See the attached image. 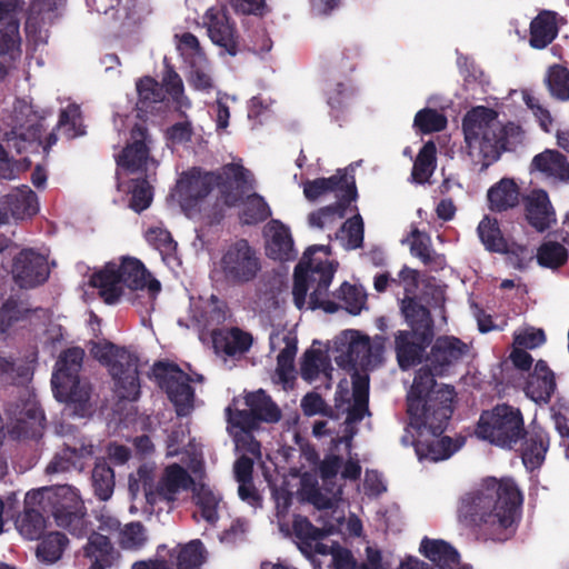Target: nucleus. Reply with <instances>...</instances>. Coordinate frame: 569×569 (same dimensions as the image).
<instances>
[{
    "mask_svg": "<svg viewBox=\"0 0 569 569\" xmlns=\"http://www.w3.org/2000/svg\"><path fill=\"white\" fill-rule=\"evenodd\" d=\"M468 351V346L453 336L438 337L407 395V412L413 427H429L433 433L447 429L453 413L455 388L438 387L435 377L445 375Z\"/></svg>",
    "mask_w": 569,
    "mask_h": 569,
    "instance_id": "nucleus-1",
    "label": "nucleus"
},
{
    "mask_svg": "<svg viewBox=\"0 0 569 569\" xmlns=\"http://www.w3.org/2000/svg\"><path fill=\"white\" fill-rule=\"evenodd\" d=\"M522 501V493L511 478L487 477L460 497L457 518L479 538L505 542L516 533Z\"/></svg>",
    "mask_w": 569,
    "mask_h": 569,
    "instance_id": "nucleus-2",
    "label": "nucleus"
},
{
    "mask_svg": "<svg viewBox=\"0 0 569 569\" xmlns=\"http://www.w3.org/2000/svg\"><path fill=\"white\" fill-rule=\"evenodd\" d=\"M496 110L478 106L470 109L462 119V131L467 153L480 170L488 169L508 148V138L518 132L513 123L506 126L497 121Z\"/></svg>",
    "mask_w": 569,
    "mask_h": 569,
    "instance_id": "nucleus-3",
    "label": "nucleus"
},
{
    "mask_svg": "<svg viewBox=\"0 0 569 569\" xmlns=\"http://www.w3.org/2000/svg\"><path fill=\"white\" fill-rule=\"evenodd\" d=\"M320 250H325V247H309L295 267L293 302L299 310L303 309L308 290L312 288L309 297V308L311 310L322 309L327 313H335L339 310V305L326 299V297L328 296V289L332 282L336 269L328 260L315 261L312 256Z\"/></svg>",
    "mask_w": 569,
    "mask_h": 569,
    "instance_id": "nucleus-4",
    "label": "nucleus"
},
{
    "mask_svg": "<svg viewBox=\"0 0 569 569\" xmlns=\"http://www.w3.org/2000/svg\"><path fill=\"white\" fill-rule=\"evenodd\" d=\"M56 525L78 538L87 535V510L79 493L70 486L40 488L29 495Z\"/></svg>",
    "mask_w": 569,
    "mask_h": 569,
    "instance_id": "nucleus-5",
    "label": "nucleus"
},
{
    "mask_svg": "<svg viewBox=\"0 0 569 569\" xmlns=\"http://www.w3.org/2000/svg\"><path fill=\"white\" fill-rule=\"evenodd\" d=\"M91 353L108 369L120 400L136 401L140 396L139 357L111 341L94 342Z\"/></svg>",
    "mask_w": 569,
    "mask_h": 569,
    "instance_id": "nucleus-6",
    "label": "nucleus"
},
{
    "mask_svg": "<svg viewBox=\"0 0 569 569\" xmlns=\"http://www.w3.org/2000/svg\"><path fill=\"white\" fill-rule=\"evenodd\" d=\"M476 435L502 449H513L528 435L522 412L508 403H498L480 413Z\"/></svg>",
    "mask_w": 569,
    "mask_h": 569,
    "instance_id": "nucleus-7",
    "label": "nucleus"
},
{
    "mask_svg": "<svg viewBox=\"0 0 569 569\" xmlns=\"http://www.w3.org/2000/svg\"><path fill=\"white\" fill-rule=\"evenodd\" d=\"M262 270L258 250L247 239H237L226 246L214 272L230 287H242L253 282Z\"/></svg>",
    "mask_w": 569,
    "mask_h": 569,
    "instance_id": "nucleus-8",
    "label": "nucleus"
},
{
    "mask_svg": "<svg viewBox=\"0 0 569 569\" xmlns=\"http://www.w3.org/2000/svg\"><path fill=\"white\" fill-rule=\"evenodd\" d=\"M83 359L84 350L80 347L60 352L51 378L52 391L59 402L83 407L89 401V388L80 380Z\"/></svg>",
    "mask_w": 569,
    "mask_h": 569,
    "instance_id": "nucleus-9",
    "label": "nucleus"
},
{
    "mask_svg": "<svg viewBox=\"0 0 569 569\" xmlns=\"http://www.w3.org/2000/svg\"><path fill=\"white\" fill-rule=\"evenodd\" d=\"M46 111H37L32 104L21 106L18 114L16 116V124L6 133V141L9 147L22 153L27 149V144L38 142L43 148L46 153L49 152L52 146L58 141L54 131L50 132L46 140L42 141L43 120L46 119Z\"/></svg>",
    "mask_w": 569,
    "mask_h": 569,
    "instance_id": "nucleus-10",
    "label": "nucleus"
},
{
    "mask_svg": "<svg viewBox=\"0 0 569 569\" xmlns=\"http://www.w3.org/2000/svg\"><path fill=\"white\" fill-rule=\"evenodd\" d=\"M213 172L214 187L219 191L223 207L239 206L243 197L254 188L252 173L240 163L230 162Z\"/></svg>",
    "mask_w": 569,
    "mask_h": 569,
    "instance_id": "nucleus-11",
    "label": "nucleus"
},
{
    "mask_svg": "<svg viewBox=\"0 0 569 569\" xmlns=\"http://www.w3.org/2000/svg\"><path fill=\"white\" fill-rule=\"evenodd\" d=\"M154 379L159 387L167 393L169 400L179 408L192 402L193 389L190 386L189 376L177 363L157 361L152 367Z\"/></svg>",
    "mask_w": 569,
    "mask_h": 569,
    "instance_id": "nucleus-12",
    "label": "nucleus"
},
{
    "mask_svg": "<svg viewBox=\"0 0 569 569\" xmlns=\"http://www.w3.org/2000/svg\"><path fill=\"white\" fill-rule=\"evenodd\" d=\"M477 233L487 251L508 254L516 268L522 269L525 267V262L528 258L527 247L516 242H509L503 237L496 218L485 216L478 224Z\"/></svg>",
    "mask_w": 569,
    "mask_h": 569,
    "instance_id": "nucleus-13",
    "label": "nucleus"
},
{
    "mask_svg": "<svg viewBox=\"0 0 569 569\" xmlns=\"http://www.w3.org/2000/svg\"><path fill=\"white\" fill-rule=\"evenodd\" d=\"M203 24L213 44L231 57L238 54L241 37L234 20L226 10L209 8L203 16Z\"/></svg>",
    "mask_w": 569,
    "mask_h": 569,
    "instance_id": "nucleus-14",
    "label": "nucleus"
},
{
    "mask_svg": "<svg viewBox=\"0 0 569 569\" xmlns=\"http://www.w3.org/2000/svg\"><path fill=\"white\" fill-rule=\"evenodd\" d=\"M214 188V172L200 167L183 171L176 184V192L182 209H194Z\"/></svg>",
    "mask_w": 569,
    "mask_h": 569,
    "instance_id": "nucleus-15",
    "label": "nucleus"
},
{
    "mask_svg": "<svg viewBox=\"0 0 569 569\" xmlns=\"http://www.w3.org/2000/svg\"><path fill=\"white\" fill-rule=\"evenodd\" d=\"M152 138L143 123H136L130 130V140L118 154L117 166L130 173L146 171L150 159Z\"/></svg>",
    "mask_w": 569,
    "mask_h": 569,
    "instance_id": "nucleus-16",
    "label": "nucleus"
},
{
    "mask_svg": "<svg viewBox=\"0 0 569 569\" xmlns=\"http://www.w3.org/2000/svg\"><path fill=\"white\" fill-rule=\"evenodd\" d=\"M49 273L47 258L33 249H23L13 259L12 274L21 288L42 284Z\"/></svg>",
    "mask_w": 569,
    "mask_h": 569,
    "instance_id": "nucleus-17",
    "label": "nucleus"
},
{
    "mask_svg": "<svg viewBox=\"0 0 569 569\" xmlns=\"http://www.w3.org/2000/svg\"><path fill=\"white\" fill-rule=\"evenodd\" d=\"M433 337L416 331L398 330L395 335V351L400 369L419 365Z\"/></svg>",
    "mask_w": 569,
    "mask_h": 569,
    "instance_id": "nucleus-18",
    "label": "nucleus"
},
{
    "mask_svg": "<svg viewBox=\"0 0 569 569\" xmlns=\"http://www.w3.org/2000/svg\"><path fill=\"white\" fill-rule=\"evenodd\" d=\"M123 287L132 291L147 290L149 298L154 300L161 291V283L153 278L146 266L137 258L123 257L117 263Z\"/></svg>",
    "mask_w": 569,
    "mask_h": 569,
    "instance_id": "nucleus-19",
    "label": "nucleus"
},
{
    "mask_svg": "<svg viewBox=\"0 0 569 569\" xmlns=\"http://www.w3.org/2000/svg\"><path fill=\"white\" fill-rule=\"evenodd\" d=\"M409 419L411 420L410 416ZM409 426L418 432V438L413 440L412 445L419 460H445L457 450V447L453 445L450 437L445 436L438 438L445 432V430L441 433H433L427 426L417 428L412 426L411 421L409 422Z\"/></svg>",
    "mask_w": 569,
    "mask_h": 569,
    "instance_id": "nucleus-20",
    "label": "nucleus"
},
{
    "mask_svg": "<svg viewBox=\"0 0 569 569\" xmlns=\"http://www.w3.org/2000/svg\"><path fill=\"white\" fill-rule=\"evenodd\" d=\"M557 383L553 371L547 361L540 359L536 362L533 371L529 373L525 392L537 403H548L555 393Z\"/></svg>",
    "mask_w": 569,
    "mask_h": 569,
    "instance_id": "nucleus-21",
    "label": "nucleus"
},
{
    "mask_svg": "<svg viewBox=\"0 0 569 569\" xmlns=\"http://www.w3.org/2000/svg\"><path fill=\"white\" fill-rule=\"evenodd\" d=\"M350 340L346 350H342L335 357L338 367L347 371H356L358 366H368L371 362V342L367 336H361L358 331L350 330Z\"/></svg>",
    "mask_w": 569,
    "mask_h": 569,
    "instance_id": "nucleus-22",
    "label": "nucleus"
},
{
    "mask_svg": "<svg viewBox=\"0 0 569 569\" xmlns=\"http://www.w3.org/2000/svg\"><path fill=\"white\" fill-rule=\"evenodd\" d=\"M419 550L437 569H470L468 566L460 567L459 552L445 540L425 537Z\"/></svg>",
    "mask_w": 569,
    "mask_h": 569,
    "instance_id": "nucleus-23",
    "label": "nucleus"
},
{
    "mask_svg": "<svg viewBox=\"0 0 569 569\" xmlns=\"http://www.w3.org/2000/svg\"><path fill=\"white\" fill-rule=\"evenodd\" d=\"M90 286L99 290V296L107 305L117 303L123 295V284L117 262L110 261L90 278Z\"/></svg>",
    "mask_w": 569,
    "mask_h": 569,
    "instance_id": "nucleus-24",
    "label": "nucleus"
},
{
    "mask_svg": "<svg viewBox=\"0 0 569 569\" xmlns=\"http://www.w3.org/2000/svg\"><path fill=\"white\" fill-rule=\"evenodd\" d=\"M93 455L91 443H82L79 448L64 446L58 451L46 468L47 473H58L71 470L82 471Z\"/></svg>",
    "mask_w": 569,
    "mask_h": 569,
    "instance_id": "nucleus-25",
    "label": "nucleus"
},
{
    "mask_svg": "<svg viewBox=\"0 0 569 569\" xmlns=\"http://www.w3.org/2000/svg\"><path fill=\"white\" fill-rule=\"evenodd\" d=\"M358 198L355 178H351V183L347 187L346 193L339 196V200L332 204L319 208L308 216L310 227L323 229L326 224L332 223L338 218L346 216L347 209L352 201Z\"/></svg>",
    "mask_w": 569,
    "mask_h": 569,
    "instance_id": "nucleus-26",
    "label": "nucleus"
},
{
    "mask_svg": "<svg viewBox=\"0 0 569 569\" xmlns=\"http://www.w3.org/2000/svg\"><path fill=\"white\" fill-rule=\"evenodd\" d=\"M191 477L187 470L178 463L168 466L157 482L156 505L159 502L172 503L181 489L188 487Z\"/></svg>",
    "mask_w": 569,
    "mask_h": 569,
    "instance_id": "nucleus-27",
    "label": "nucleus"
},
{
    "mask_svg": "<svg viewBox=\"0 0 569 569\" xmlns=\"http://www.w3.org/2000/svg\"><path fill=\"white\" fill-rule=\"evenodd\" d=\"M211 338L216 352H222L230 357L247 352L253 342L251 333L238 327L214 329Z\"/></svg>",
    "mask_w": 569,
    "mask_h": 569,
    "instance_id": "nucleus-28",
    "label": "nucleus"
},
{
    "mask_svg": "<svg viewBox=\"0 0 569 569\" xmlns=\"http://www.w3.org/2000/svg\"><path fill=\"white\" fill-rule=\"evenodd\" d=\"M267 256L272 260L288 261L296 258L290 230L279 220H271L267 228Z\"/></svg>",
    "mask_w": 569,
    "mask_h": 569,
    "instance_id": "nucleus-29",
    "label": "nucleus"
},
{
    "mask_svg": "<svg viewBox=\"0 0 569 569\" xmlns=\"http://www.w3.org/2000/svg\"><path fill=\"white\" fill-rule=\"evenodd\" d=\"M526 218L528 223L539 232L546 231L556 222V212L545 190L533 192L528 199Z\"/></svg>",
    "mask_w": 569,
    "mask_h": 569,
    "instance_id": "nucleus-30",
    "label": "nucleus"
},
{
    "mask_svg": "<svg viewBox=\"0 0 569 569\" xmlns=\"http://www.w3.org/2000/svg\"><path fill=\"white\" fill-rule=\"evenodd\" d=\"M2 206L7 211L8 220L32 217L38 211L37 194L28 187L22 186L1 197Z\"/></svg>",
    "mask_w": 569,
    "mask_h": 569,
    "instance_id": "nucleus-31",
    "label": "nucleus"
},
{
    "mask_svg": "<svg viewBox=\"0 0 569 569\" xmlns=\"http://www.w3.org/2000/svg\"><path fill=\"white\" fill-rule=\"evenodd\" d=\"M29 495H32V492L27 493V496ZM44 515L46 512L32 498L26 497L24 509L16 520V527L20 535L29 540L40 539L47 527Z\"/></svg>",
    "mask_w": 569,
    "mask_h": 569,
    "instance_id": "nucleus-32",
    "label": "nucleus"
},
{
    "mask_svg": "<svg viewBox=\"0 0 569 569\" xmlns=\"http://www.w3.org/2000/svg\"><path fill=\"white\" fill-rule=\"evenodd\" d=\"M244 405L250 408L259 428L262 422L277 423L282 418L280 408L263 389L247 393Z\"/></svg>",
    "mask_w": 569,
    "mask_h": 569,
    "instance_id": "nucleus-33",
    "label": "nucleus"
},
{
    "mask_svg": "<svg viewBox=\"0 0 569 569\" xmlns=\"http://www.w3.org/2000/svg\"><path fill=\"white\" fill-rule=\"evenodd\" d=\"M280 341L284 343V348L277 357L276 372L282 382H288L293 378L292 372L295 371V358L298 350V340L297 337L291 336L290 333L282 336L279 333H272L270 336V346L272 349H274L276 345Z\"/></svg>",
    "mask_w": 569,
    "mask_h": 569,
    "instance_id": "nucleus-34",
    "label": "nucleus"
},
{
    "mask_svg": "<svg viewBox=\"0 0 569 569\" xmlns=\"http://www.w3.org/2000/svg\"><path fill=\"white\" fill-rule=\"evenodd\" d=\"M400 309L406 322L411 328L410 331L433 337V320L427 307L419 303L415 298L405 297L401 300Z\"/></svg>",
    "mask_w": 569,
    "mask_h": 569,
    "instance_id": "nucleus-35",
    "label": "nucleus"
},
{
    "mask_svg": "<svg viewBox=\"0 0 569 569\" xmlns=\"http://www.w3.org/2000/svg\"><path fill=\"white\" fill-rule=\"evenodd\" d=\"M531 166L549 177L569 183V162L567 157L557 150L547 149L536 154Z\"/></svg>",
    "mask_w": 569,
    "mask_h": 569,
    "instance_id": "nucleus-36",
    "label": "nucleus"
},
{
    "mask_svg": "<svg viewBox=\"0 0 569 569\" xmlns=\"http://www.w3.org/2000/svg\"><path fill=\"white\" fill-rule=\"evenodd\" d=\"M156 466L151 463H142L136 472L129 476V491L133 498L142 493L146 502L156 506Z\"/></svg>",
    "mask_w": 569,
    "mask_h": 569,
    "instance_id": "nucleus-37",
    "label": "nucleus"
},
{
    "mask_svg": "<svg viewBox=\"0 0 569 569\" xmlns=\"http://www.w3.org/2000/svg\"><path fill=\"white\" fill-rule=\"evenodd\" d=\"M520 191L517 183L503 178L488 190V202L491 211L502 212L519 203Z\"/></svg>",
    "mask_w": 569,
    "mask_h": 569,
    "instance_id": "nucleus-38",
    "label": "nucleus"
},
{
    "mask_svg": "<svg viewBox=\"0 0 569 569\" xmlns=\"http://www.w3.org/2000/svg\"><path fill=\"white\" fill-rule=\"evenodd\" d=\"M558 34L556 13L542 11L530 23V46L543 49L550 44Z\"/></svg>",
    "mask_w": 569,
    "mask_h": 569,
    "instance_id": "nucleus-39",
    "label": "nucleus"
},
{
    "mask_svg": "<svg viewBox=\"0 0 569 569\" xmlns=\"http://www.w3.org/2000/svg\"><path fill=\"white\" fill-rule=\"evenodd\" d=\"M351 178L355 177H349L346 172H341L339 170L337 174L329 178L309 180L303 184L305 197L310 201H315L319 197L331 191L346 193L347 187L351 183Z\"/></svg>",
    "mask_w": 569,
    "mask_h": 569,
    "instance_id": "nucleus-40",
    "label": "nucleus"
},
{
    "mask_svg": "<svg viewBox=\"0 0 569 569\" xmlns=\"http://www.w3.org/2000/svg\"><path fill=\"white\" fill-rule=\"evenodd\" d=\"M521 459L527 469L535 470L543 461L549 448V438L542 432L528 433L522 440Z\"/></svg>",
    "mask_w": 569,
    "mask_h": 569,
    "instance_id": "nucleus-41",
    "label": "nucleus"
},
{
    "mask_svg": "<svg viewBox=\"0 0 569 569\" xmlns=\"http://www.w3.org/2000/svg\"><path fill=\"white\" fill-rule=\"evenodd\" d=\"M138 101L136 103L138 114L152 113L157 104L164 99L162 86L153 78L146 76L137 81Z\"/></svg>",
    "mask_w": 569,
    "mask_h": 569,
    "instance_id": "nucleus-42",
    "label": "nucleus"
},
{
    "mask_svg": "<svg viewBox=\"0 0 569 569\" xmlns=\"http://www.w3.org/2000/svg\"><path fill=\"white\" fill-rule=\"evenodd\" d=\"M91 486L100 501H107L114 491L116 478L113 468L104 458H98L91 472Z\"/></svg>",
    "mask_w": 569,
    "mask_h": 569,
    "instance_id": "nucleus-43",
    "label": "nucleus"
},
{
    "mask_svg": "<svg viewBox=\"0 0 569 569\" xmlns=\"http://www.w3.org/2000/svg\"><path fill=\"white\" fill-rule=\"evenodd\" d=\"M171 565L177 569H199L204 561L203 545L199 539L179 546L169 552Z\"/></svg>",
    "mask_w": 569,
    "mask_h": 569,
    "instance_id": "nucleus-44",
    "label": "nucleus"
},
{
    "mask_svg": "<svg viewBox=\"0 0 569 569\" xmlns=\"http://www.w3.org/2000/svg\"><path fill=\"white\" fill-rule=\"evenodd\" d=\"M241 203L243 204L242 210L240 211V220L242 224L256 226L266 221L272 214L264 198L257 192H252L246 198L243 197Z\"/></svg>",
    "mask_w": 569,
    "mask_h": 569,
    "instance_id": "nucleus-45",
    "label": "nucleus"
},
{
    "mask_svg": "<svg viewBox=\"0 0 569 569\" xmlns=\"http://www.w3.org/2000/svg\"><path fill=\"white\" fill-rule=\"evenodd\" d=\"M114 549L109 537L102 532H92L84 547V555L93 559L92 563H100L103 569L111 566Z\"/></svg>",
    "mask_w": 569,
    "mask_h": 569,
    "instance_id": "nucleus-46",
    "label": "nucleus"
},
{
    "mask_svg": "<svg viewBox=\"0 0 569 569\" xmlns=\"http://www.w3.org/2000/svg\"><path fill=\"white\" fill-rule=\"evenodd\" d=\"M69 539L67 536L59 531L49 532L43 536L37 547V557L39 560L47 563H54L61 559Z\"/></svg>",
    "mask_w": 569,
    "mask_h": 569,
    "instance_id": "nucleus-47",
    "label": "nucleus"
},
{
    "mask_svg": "<svg viewBox=\"0 0 569 569\" xmlns=\"http://www.w3.org/2000/svg\"><path fill=\"white\" fill-rule=\"evenodd\" d=\"M236 402V400H233ZM234 403L229 405L224 409L226 420H227V430L229 433H233V430H238L244 435H250L254 430H258L259 427L251 413L250 408L239 409L233 407Z\"/></svg>",
    "mask_w": 569,
    "mask_h": 569,
    "instance_id": "nucleus-48",
    "label": "nucleus"
},
{
    "mask_svg": "<svg viewBox=\"0 0 569 569\" xmlns=\"http://www.w3.org/2000/svg\"><path fill=\"white\" fill-rule=\"evenodd\" d=\"M437 148L433 141L426 142L419 150L412 167V178L419 183L426 182L436 164Z\"/></svg>",
    "mask_w": 569,
    "mask_h": 569,
    "instance_id": "nucleus-49",
    "label": "nucleus"
},
{
    "mask_svg": "<svg viewBox=\"0 0 569 569\" xmlns=\"http://www.w3.org/2000/svg\"><path fill=\"white\" fill-rule=\"evenodd\" d=\"M545 82L550 94L561 101L569 99V69L553 64L548 69Z\"/></svg>",
    "mask_w": 569,
    "mask_h": 569,
    "instance_id": "nucleus-50",
    "label": "nucleus"
},
{
    "mask_svg": "<svg viewBox=\"0 0 569 569\" xmlns=\"http://www.w3.org/2000/svg\"><path fill=\"white\" fill-rule=\"evenodd\" d=\"M569 252L565 246L556 241L543 242L537 252L538 263L550 269H558L567 263Z\"/></svg>",
    "mask_w": 569,
    "mask_h": 569,
    "instance_id": "nucleus-51",
    "label": "nucleus"
},
{
    "mask_svg": "<svg viewBox=\"0 0 569 569\" xmlns=\"http://www.w3.org/2000/svg\"><path fill=\"white\" fill-rule=\"evenodd\" d=\"M447 123L446 116L431 108L419 110L413 119V127L423 134L439 132L447 127Z\"/></svg>",
    "mask_w": 569,
    "mask_h": 569,
    "instance_id": "nucleus-52",
    "label": "nucleus"
},
{
    "mask_svg": "<svg viewBox=\"0 0 569 569\" xmlns=\"http://www.w3.org/2000/svg\"><path fill=\"white\" fill-rule=\"evenodd\" d=\"M19 28V21H11L0 29V56H9L12 60L21 56Z\"/></svg>",
    "mask_w": 569,
    "mask_h": 569,
    "instance_id": "nucleus-53",
    "label": "nucleus"
},
{
    "mask_svg": "<svg viewBox=\"0 0 569 569\" xmlns=\"http://www.w3.org/2000/svg\"><path fill=\"white\" fill-rule=\"evenodd\" d=\"M129 207L137 213L148 209L153 199L152 187L147 178L132 179L130 184Z\"/></svg>",
    "mask_w": 569,
    "mask_h": 569,
    "instance_id": "nucleus-54",
    "label": "nucleus"
},
{
    "mask_svg": "<svg viewBox=\"0 0 569 569\" xmlns=\"http://www.w3.org/2000/svg\"><path fill=\"white\" fill-rule=\"evenodd\" d=\"M161 86L179 108H189L191 106L190 100L183 94L182 79L173 67L166 66Z\"/></svg>",
    "mask_w": 569,
    "mask_h": 569,
    "instance_id": "nucleus-55",
    "label": "nucleus"
},
{
    "mask_svg": "<svg viewBox=\"0 0 569 569\" xmlns=\"http://www.w3.org/2000/svg\"><path fill=\"white\" fill-rule=\"evenodd\" d=\"M342 467V458L337 455L326 456L320 462L319 472L325 488L335 497L342 493V489L338 487L335 491V479Z\"/></svg>",
    "mask_w": 569,
    "mask_h": 569,
    "instance_id": "nucleus-56",
    "label": "nucleus"
},
{
    "mask_svg": "<svg viewBox=\"0 0 569 569\" xmlns=\"http://www.w3.org/2000/svg\"><path fill=\"white\" fill-rule=\"evenodd\" d=\"M147 542L144 526L139 521L127 523L119 536V545L123 549L138 550Z\"/></svg>",
    "mask_w": 569,
    "mask_h": 569,
    "instance_id": "nucleus-57",
    "label": "nucleus"
},
{
    "mask_svg": "<svg viewBox=\"0 0 569 569\" xmlns=\"http://www.w3.org/2000/svg\"><path fill=\"white\" fill-rule=\"evenodd\" d=\"M29 310L22 309L14 297H9L0 307V333H7L13 323L27 317Z\"/></svg>",
    "mask_w": 569,
    "mask_h": 569,
    "instance_id": "nucleus-58",
    "label": "nucleus"
},
{
    "mask_svg": "<svg viewBox=\"0 0 569 569\" xmlns=\"http://www.w3.org/2000/svg\"><path fill=\"white\" fill-rule=\"evenodd\" d=\"M335 296L345 302L346 310L351 315H359L366 303V295L357 286L349 282H343L335 292Z\"/></svg>",
    "mask_w": 569,
    "mask_h": 569,
    "instance_id": "nucleus-59",
    "label": "nucleus"
},
{
    "mask_svg": "<svg viewBox=\"0 0 569 569\" xmlns=\"http://www.w3.org/2000/svg\"><path fill=\"white\" fill-rule=\"evenodd\" d=\"M219 502L220 498L208 488L201 487L196 495V503L200 509L201 517L210 525H214L219 519Z\"/></svg>",
    "mask_w": 569,
    "mask_h": 569,
    "instance_id": "nucleus-60",
    "label": "nucleus"
},
{
    "mask_svg": "<svg viewBox=\"0 0 569 569\" xmlns=\"http://www.w3.org/2000/svg\"><path fill=\"white\" fill-rule=\"evenodd\" d=\"M292 530L299 540L309 546L312 541H319L326 537L323 529L313 526L307 517L300 515L295 516Z\"/></svg>",
    "mask_w": 569,
    "mask_h": 569,
    "instance_id": "nucleus-61",
    "label": "nucleus"
},
{
    "mask_svg": "<svg viewBox=\"0 0 569 569\" xmlns=\"http://www.w3.org/2000/svg\"><path fill=\"white\" fill-rule=\"evenodd\" d=\"M347 237V248L350 250L362 248L365 238V223L360 213L347 219L340 229Z\"/></svg>",
    "mask_w": 569,
    "mask_h": 569,
    "instance_id": "nucleus-62",
    "label": "nucleus"
},
{
    "mask_svg": "<svg viewBox=\"0 0 569 569\" xmlns=\"http://www.w3.org/2000/svg\"><path fill=\"white\" fill-rule=\"evenodd\" d=\"M146 240L154 247L161 254H171L177 249V242L171 233L162 228H150L146 232Z\"/></svg>",
    "mask_w": 569,
    "mask_h": 569,
    "instance_id": "nucleus-63",
    "label": "nucleus"
},
{
    "mask_svg": "<svg viewBox=\"0 0 569 569\" xmlns=\"http://www.w3.org/2000/svg\"><path fill=\"white\" fill-rule=\"evenodd\" d=\"M355 94L356 90L352 86L339 82L328 92V104L332 110L342 111L352 103Z\"/></svg>",
    "mask_w": 569,
    "mask_h": 569,
    "instance_id": "nucleus-64",
    "label": "nucleus"
}]
</instances>
